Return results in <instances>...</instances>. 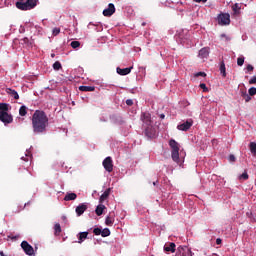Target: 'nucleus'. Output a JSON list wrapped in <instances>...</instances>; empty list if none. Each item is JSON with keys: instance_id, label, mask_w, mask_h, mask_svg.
Masks as SVG:
<instances>
[{"instance_id": "nucleus-31", "label": "nucleus", "mask_w": 256, "mask_h": 256, "mask_svg": "<svg viewBox=\"0 0 256 256\" xmlns=\"http://www.w3.org/2000/svg\"><path fill=\"white\" fill-rule=\"evenodd\" d=\"M54 231H55V235H59V233H61V224L56 223L54 225Z\"/></svg>"}, {"instance_id": "nucleus-48", "label": "nucleus", "mask_w": 256, "mask_h": 256, "mask_svg": "<svg viewBox=\"0 0 256 256\" xmlns=\"http://www.w3.org/2000/svg\"><path fill=\"white\" fill-rule=\"evenodd\" d=\"M247 71H253V66L251 64L247 66Z\"/></svg>"}, {"instance_id": "nucleus-44", "label": "nucleus", "mask_w": 256, "mask_h": 256, "mask_svg": "<svg viewBox=\"0 0 256 256\" xmlns=\"http://www.w3.org/2000/svg\"><path fill=\"white\" fill-rule=\"evenodd\" d=\"M126 105H128L129 107H131V105H133V101L131 99H127L126 100Z\"/></svg>"}, {"instance_id": "nucleus-35", "label": "nucleus", "mask_w": 256, "mask_h": 256, "mask_svg": "<svg viewBox=\"0 0 256 256\" xmlns=\"http://www.w3.org/2000/svg\"><path fill=\"white\" fill-rule=\"evenodd\" d=\"M53 69H54L55 71H59V69H61V62L56 61V62L53 64Z\"/></svg>"}, {"instance_id": "nucleus-13", "label": "nucleus", "mask_w": 256, "mask_h": 256, "mask_svg": "<svg viewBox=\"0 0 256 256\" xmlns=\"http://www.w3.org/2000/svg\"><path fill=\"white\" fill-rule=\"evenodd\" d=\"M133 69V66L129 67V68H120L118 67L116 69L118 75H129V73H131V70Z\"/></svg>"}, {"instance_id": "nucleus-10", "label": "nucleus", "mask_w": 256, "mask_h": 256, "mask_svg": "<svg viewBox=\"0 0 256 256\" xmlns=\"http://www.w3.org/2000/svg\"><path fill=\"white\" fill-rule=\"evenodd\" d=\"M115 13V5L113 3H110L108 5V8L103 10L104 17H111Z\"/></svg>"}, {"instance_id": "nucleus-51", "label": "nucleus", "mask_w": 256, "mask_h": 256, "mask_svg": "<svg viewBox=\"0 0 256 256\" xmlns=\"http://www.w3.org/2000/svg\"><path fill=\"white\" fill-rule=\"evenodd\" d=\"M160 119H165V114H161Z\"/></svg>"}, {"instance_id": "nucleus-43", "label": "nucleus", "mask_w": 256, "mask_h": 256, "mask_svg": "<svg viewBox=\"0 0 256 256\" xmlns=\"http://www.w3.org/2000/svg\"><path fill=\"white\" fill-rule=\"evenodd\" d=\"M244 99L246 103H249V101H251V95L248 94Z\"/></svg>"}, {"instance_id": "nucleus-23", "label": "nucleus", "mask_w": 256, "mask_h": 256, "mask_svg": "<svg viewBox=\"0 0 256 256\" xmlns=\"http://www.w3.org/2000/svg\"><path fill=\"white\" fill-rule=\"evenodd\" d=\"M9 111V104L0 103V113H7Z\"/></svg>"}, {"instance_id": "nucleus-14", "label": "nucleus", "mask_w": 256, "mask_h": 256, "mask_svg": "<svg viewBox=\"0 0 256 256\" xmlns=\"http://www.w3.org/2000/svg\"><path fill=\"white\" fill-rule=\"evenodd\" d=\"M198 57H200V59H207V57H209V48H202L199 51Z\"/></svg>"}, {"instance_id": "nucleus-12", "label": "nucleus", "mask_w": 256, "mask_h": 256, "mask_svg": "<svg viewBox=\"0 0 256 256\" xmlns=\"http://www.w3.org/2000/svg\"><path fill=\"white\" fill-rule=\"evenodd\" d=\"M16 7L21 11H30L31 9V6L27 5L26 2H16Z\"/></svg>"}, {"instance_id": "nucleus-19", "label": "nucleus", "mask_w": 256, "mask_h": 256, "mask_svg": "<svg viewBox=\"0 0 256 256\" xmlns=\"http://www.w3.org/2000/svg\"><path fill=\"white\" fill-rule=\"evenodd\" d=\"M111 193V188H108L101 196H100V203H103V201H105V199H107V197H109Z\"/></svg>"}, {"instance_id": "nucleus-24", "label": "nucleus", "mask_w": 256, "mask_h": 256, "mask_svg": "<svg viewBox=\"0 0 256 256\" xmlns=\"http://www.w3.org/2000/svg\"><path fill=\"white\" fill-rule=\"evenodd\" d=\"M220 73L223 77H227V72L225 68V62L220 63Z\"/></svg>"}, {"instance_id": "nucleus-38", "label": "nucleus", "mask_w": 256, "mask_h": 256, "mask_svg": "<svg viewBox=\"0 0 256 256\" xmlns=\"http://www.w3.org/2000/svg\"><path fill=\"white\" fill-rule=\"evenodd\" d=\"M248 93H249V95H251V96L256 95V88H255V87H251V88L248 90Z\"/></svg>"}, {"instance_id": "nucleus-2", "label": "nucleus", "mask_w": 256, "mask_h": 256, "mask_svg": "<svg viewBox=\"0 0 256 256\" xmlns=\"http://www.w3.org/2000/svg\"><path fill=\"white\" fill-rule=\"evenodd\" d=\"M169 147L171 149V157L174 163H177V165H183L185 162V152L180 151L181 145H179V142L171 139L169 141Z\"/></svg>"}, {"instance_id": "nucleus-36", "label": "nucleus", "mask_w": 256, "mask_h": 256, "mask_svg": "<svg viewBox=\"0 0 256 256\" xmlns=\"http://www.w3.org/2000/svg\"><path fill=\"white\" fill-rule=\"evenodd\" d=\"M239 179H243L244 181H247V179H249V174H247V172H244L239 176Z\"/></svg>"}, {"instance_id": "nucleus-25", "label": "nucleus", "mask_w": 256, "mask_h": 256, "mask_svg": "<svg viewBox=\"0 0 256 256\" xmlns=\"http://www.w3.org/2000/svg\"><path fill=\"white\" fill-rule=\"evenodd\" d=\"M79 90L85 91V92H91V91H95V88L93 86H80Z\"/></svg>"}, {"instance_id": "nucleus-34", "label": "nucleus", "mask_w": 256, "mask_h": 256, "mask_svg": "<svg viewBox=\"0 0 256 256\" xmlns=\"http://www.w3.org/2000/svg\"><path fill=\"white\" fill-rule=\"evenodd\" d=\"M243 63H245V58H244V57H239V58L237 59V65H238L239 67H243Z\"/></svg>"}, {"instance_id": "nucleus-33", "label": "nucleus", "mask_w": 256, "mask_h": 256, "mask_svg": "<svg viewBox=\"0 0 256 256\" xmlns=\"http://www.w3.org/2000/svg\"><path fill=\"white\" fill-rule=\"evenodd\" d=\"M70 45L72 49H77L81 46V43L79 41H72Z\"/></svg>"}, {"instance_id": "nucleus-53", "label": "nucleus", "mask_w": 256, "mask_h": 256, "mask_svg": "<svg viewBox=\"0 0 256 256\" xmlns=\"http://www.w3.org/2000/svg\"><path fill=\"white\" fill-rule=\"evenodd\" d=\"M142 25H143V26H145V22H144V23H142Z\"/></svg>"}, {"instance_id": "nucleus-49", "label": "nucleus", "mask_w": 256, "mask_h": 256, "mask_svg": "<svg viewBox=\"0 0 256 256\" xmlns=\"http://www.w3.org/2000/svg\"><path fill=\"white\" fill-rule=\"evenodd\" d=\"M229 160H230V161H235V156H234V155H230V156H229Z\"/></svg>"}, {"instance_id": "nucleus-3", "label": "nucleus", "mask_w": 256, "mask_h": 256, "mask_svg": "<svg viewBox=\"0 0 256 256\" xmlns=\"http://www.w3.org/2000/svg\"><path fill=\"white\" fill-rule=\"evenodd\" d=\"M140 119L146 127V135H149V127L151 125V114L149 112H143L141 114Z\"/></svg>"}, {"instance_id": "nucleus-30", "label": "nucleus", "mask_w": 256, "mask_h": 256, "mask_svg": "<svg viewBox=\"0 0 256 256\" xmlns=\"http://www.w3.org/2000/svg\"><path fill=\"white\" fill-rule=\"evenodd\" d=\"M22 161H29V159H31V151L29 150H26V154H25V157L22 156Z\"/></svg>"}, {"instance_id": "nucleus-9", "label": "nucleus", "mask_w": 256, "mask_h": 256, "mask_svg": "<svg viewBox=\"0 0 256 256\" xmlns=\"http://www.w3.org/2000/svg\"><path fill=\"white\" fill-rule=\"evenodd\" d=\"M191 127H193V120L189 119L186 122L179 124L177 126V129L179 131H189V129H191Z\"/></svg>"}, {"instance_id": "nucleus-52", "label": "nucleus", "mask_w": 256, "mask_h": 256, "mask_svg": "<svg viewBox=\"0 0 256 256\" xmlns=\"http://www.w3.org/2000/svg\"><path fill=\"white\" fill-rule=\"evenodd\" d=\"M51 57H55V54H51Z\"/></svg>"}, {"instance_id": "nucleus-37", "label": "nucleus", "mask_w": 256, "mask_h": 256, "mask_svg": "<svg viewBox=\"0 0 256 256\" xmlns=\"http://www.w3.org/2000/svg\"><path fill=\"white\" fill-rule=\"evenodd\" d=\"M59 33H61V29L60 28H54L52 30V35H54V37H57V35H59Z\"/></svg>"}, {"instance_id": "nucleus-16", "label": "nucleus", "mask_w": 256, "mask_h": 256, "mask_svg": "<svg viewBox=\"0 0 256 256\" xmlns=\"http://www.w3.org/2000/svg\"><path fill=\"white\" fill-rule=\"evenodd\" d=\"M89 235V232H80L78 233L77 237H78V243H83V241H85V239H87V236Z\"/></svg>"}, {"instance_id": "nucleus-6", "label": "nucleus", "mask_w": 256, "mask_h": 256, "mask_svg": "<svg viewBox=\"0 0 256 256\" xmlns=\"http://www.w3.org/2000/svg\"><path fill=\"white\" fill-rule=\"evenodd\" d=\"M218 23L220 25H229L231 23V15L223 13L218 16Z\"/></svg>"}, {"instance_id": "nucleus-28", "label": "nucleus", "mask_w": 256, "mask_h": 256, "mask_svg": "<svg viewBox=\"0 0 256 256\" xmlns=\"http://www.w3.org/2000/svg\"><path fill=\"white\" fill-rule=\"evenodd\" d=\"M26 5H28V7H30V9H33V7H35L37 5V0H27Z\"/></svg>"}, {"instance_id": "nucleus-45", "label": "nucleus", "mask_w": 256, "mask_h": 256, "mask_svg": "<svg viewBox=\"0 0 256 256\" xmlns=\"http://www.w3.org/2000/svg\"><path fill=\"white\" fill-rule=\"evenodd\" d=\"M247 95V91L241 90V97L245 98Z\"/></svg>"}, {"instance_id": "nucleus-26", "label": "nucleus", "mask_w": 256, "mask_h": 256, "mask_svg": "<svg viewBox=\"0 0 256 256\" xmlns=\"http://www.w3.org/2000/svg\"><path fill=\"white\" fill-rule=\"evenodd\" d=\"M19 115L21 117H25L27 115V106H21L19 109Z\"/></svg>"}, {"instance_id": "nucleus-21", "label": "nucleus", "mask_w": 256, "mask_h": 256, "mask_svg": "<svg viewBox=\"0 0 256 256\" xmlns=\"http://www.w3.org/2000/svg\"><path fill=\"white\" fill-rule=\"evenodd\" d=\"M103 211H105V205H103V204L98 205L95 210L96 215H98V217L103 215Z\"/></svg>"}, {"instance_id": "nucleus-1", "label": "nucleus", "mask_w": 256, "mask_h": 256, "mask_svg": "<svg viewBox=\"0 0 256 256\" xmlns=\"http://www.w3.org/2000/svg\"><path fill=\"white\" fill-rule=\"evenodd\" d=\"M49 126V118L47 114L41 110H36L32 116V128L36 134L45 133Z\"/></svg>"}, {"instance_id": "nucleus-47", "label": "nucleus", "mask_w": 256, "mask_h": 256, "mask_svg": "<svg viewBox=\"0 0 256 256\" xmlns=\"http://www.w3.org/2000/svg\"><path fill=\"white\" fill-rule=\"evenodd\" d=\"M220 37H221V39H226V41L229 40V38H228L227 35H225V34H221Z\"/></svg>"}, {"instance_id": "nucleus-8", "label": "nucleus", "mask_w": 256, "mask_h": 256, "mask_svg": "<svg viewBox=\"0 0 256 256\" xmlns=\"http://www.w3.org/2000/svg\"><path fill=\"white\" fill-rule=\"evenodd\" d=\"M193 256V252H191V249H188L187 246H179L176 256Z\"/></svg>"}, {"instance_id": "nucleus-32", "label": "nucleus", "mask_w": 256, "mask_h": 256, "mask_svg": "<svg viewBox=\"0 0 256 256\" xmlns=\"http://www.w3.org/2000/svg\"><path fill=\"white\" fill-rule=\"evenodd\" d=\"M102 237H109V235H111V231L109 230V228H105L102 230Z\"/></svg>"}, {"instance_id": "nucleus-40", "label": "nucleus", "mask_w": 256, "mask_h": 256, "mask_svg": "<svg viewBox=\"0 0 256 256\" xmlns=\"http://www.w3.org/2000/svg\"><path fill=\"white\" fill-rule=\"evenodd\" d=\"M200 88L203 89V91L205 93H207V91H209V88H207V85H205V83L200 84Z\"/></svg>"}, {"instance_id": "nucleus-39", "label": "nucleus", "mask_w": 256, "mask_h": 256, "mask_svg": "<svg viewBox=\"0 0 256 256\" xmlns=\"http://www.w3.org/2000/svg\"><path fill=\"white\" fill-rule=\"evenodd\" d=\"M93 233L94 235H102V230L100 228H94Z\"/></svg>"}, {"instance_id": "nucleus-18", "label": "nucleus", "mask_w": 256, "mask_h": 256, "mask_svg": "<svg viewBox=\"0 0 256 256\" xmlns=\"http://www.w3.org/2000/svg\"><path fill=\"white\" fill-rule=\"evenodd\" d=\"M232 11H233L234 15H239L241 13V5L239 3H235L232 6Z\"/></svg>"}, {"instance_id": "nucleus-50", "label": "nucleus", "mask_w": 256, "mask_h": 256, "mask_svg": "<svg viewBox=\"0 0 256 256\" xmlns=\"http://www.w3.org/2000/svg\"><path fill=\"white\" fill-rule=\"evenodd\" d=\"M221 241H222L221 238H218V239L216 240V244H217V245H221Z\"/></svg>"}, {"instance_id": "nucleus-11", "label": "nucleus", "mask_w": 256, "mask_h": 256, "mask_svg": "<svg viewBox=\"0 0 256 256\" xmlns=\"http://www.w3.org/2000/svg\"><path fill=\"white\" fill-rule=\"evenodd\" d=\"M85 211H87V205L84 203L76 207V214L78 217H81V215H83Z\"/></svg>"}, {"instance_id": "nucleus-42", "label": "nucleus", "mask_w": 256, "mask_h": 256, "mask_svg": "<svg viewBox=\"0 0 256 256\" xmlns=\"http://www.w3.org/2000/svg\"><path fill=\"white\" fill-rule=\"evenodd\" d=\"M249 84H250V85H255V84H256V76L252 77V78L249 80Z\"/></svg>"}, {"instance_id": "nucleus-20", "label": "nucleus", "mask_w": 256, "mask_h": 256, "mask_svg": "<svg viewBox=\"0 0 256 256\" xmlns=\"http://www.w3.org/2000/svg\"><path fill=\"white\" fill-rule=\"evenodd\" d=\"M164 251L175 253V243L171 242L168 246H164Z\"/></svg>"}, {"instance_id": "nucleus-4", "label": "nucleus", "mask_w": 256, "mask_h": 256, "mask_svg": "<svg viewBox=\"0 0 256 256\" xmlns=\"http://www.w3.org/2000/svg\"><path fill=\"white\" fill-rule=\"evenodd\" d=\"M102 165H103L105 171H107L108 173L113 172V159L110 156L106 157L103 160Z\"/></svg>"}, {"instance_id": "nucleus-22", "label": "nucleus", "mask_w": 256, "mask_h": 256, "mask_svg": "<svg viewBox=\"0 0 256 256\" xmlns=\"http://www.w3.org/2000/svg\"><path fill=\"white\" fill-rule=\"evenodd\" d=\"M20 44L25 45V47H31V45H33V43L29 40V38L20 39Z\"/></svg>"}, {"instance_id": "nucleus-46", "label": "nucleus", "mask_w": 256, "mask_h": 256, "mask_svg": "<svg viewBox=\"0 0 256 256\" xmlns=\"http://www.w3.org/2000/svg\"><path fill=\"white\" fill-rule=\"evenodd\" d=\"M195 3H207V0H193Z\"/></svg>"}, {"instance_id": "nucleus-29", "label": "nucleus", "mask_w": 256, "mask_h": 256, "mask_svg": "<svg viewBox=\"0 0 256 256\" xmlns=\"http://www.w3.org/2000/svg\"><path fill=\"white\" fill-rule=\"evenodd\" d=\"M114 221L115 220L113 218H111V216H107L106 220H105V224L108 225V227H111L113 225Z\"/></svg>"}, {"instance_id": "nucleus-5", "label": "nucleus", "mask_w": 256, "mask_h": 256, "mask_svg": "<svg viewBox=\"0 0 256 256\" xmlns=\"http://www.w3.org/2000/svg\"><path fill=\"white\" fill-rule=\"evenodd\" d=\"M21 247L23 251L26 253V255H29V256L35 255V250L33 249V246L29 244L28 241H23L21 243Z\"/></svg>"}, {"instance_id": "nucleus-41", "label": "nucleus", "mask_w": 256, "mask_h": 256, "mask_svg": "<svg viewBox=\"0 0 256 256\" xmlns=\"http://www.w3.org/2000/svg\"><path fill=\"white\" fill-rule=\"evenodd\" d=\"M195 77H207V74L205 72H198L195 74Z\"/></svg>"}, {"instance_id": "nucleus-27", "label": "nucleus", "mask_w": 256, "mask_h": 256, "mask_svg": "<svg viewBox=\"0 0 256 256\" xmlns=\"http://www.w3.org/2000/svg\"><path fill=\"white\" fill-rule=\"evenodd\" d=\"M249 147H250V151H251L252 155H254V157H256V143L251 142Z\"/></svg>"}, {"instance_id": "nucleus-15", "label": "nucleus", "mask_w": 256, "mask_h": 256, "mask_svg": "<svg viewBox=\"0 0 256 256\" xmlns=\"http://www.w3.org/2000/svg\"><path fill=\"white\" fill-rule=\"evenodd\" d=\"M6 93L8 94V95H10V97H13V99H19V93H17V91H15V90H13V89H11V88H7L6 89Z\"/></svg>"}, {"instance_id": "nucleus-17", "label": "nucleus", "mask_w": 256, "mask_h": 256, "mask_svg": "<svg viewBox=\"0 0 256 256\" xmlns=\"http://www.w3.org/2000/svg\"><path fill=\"white\" fill-rule=\"evenodd\" d=\"M77 199V194L75 193H67L64 197V201H75Z\"/></svg>"}, {"instance_id": "nucleus-7", "label": "nucleus", "mask_w": 256, "mask_h": 256, "mask_svg": "<svg viewBox=\"0 0 256 256\" xmlns=\"http://www.w3.org/2000/svg\"><path fill=\"white\" fill-rule=\"evenodd\" d=\"M0 121H2L4 125H9V123H13V116L8 112H0Z\"/></svg>"}]
</instances>
